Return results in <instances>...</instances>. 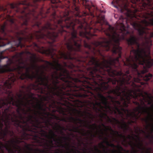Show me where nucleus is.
<instances>
[{"instance_id": "nucleus-1", "label": "nucleus", "mask_w": 153, "mask_h": 153, "mask_svg": "<svg viewBox=\"0 0 153 153\" xmlns=\"http://www.w3.org/2000/svg\"><path fill=\"white\" fill-rule=\"evenodd\" d=\"M43 10L38 13L35 10L28 13L23 11L19 16V20L7 15L6 21L0 26V47L10 44L12 45V51H16L17 48L25 47V45L22 41L31 42L36 39L40 43L42 40L49 39L51 44L57 41L59 36H63L65 45L68 51L61 47L58 56L52 48L44 49L42 53L50 56L53 63L38 58L37 62H44L46 66L40 67L32 64L28 67L22 58L24 51L17 53L15 65L13 67L22 79L27 78L33 80L36 79L34 83L36 85L44 86L50 89L49 81L53 80V83L56 87L57 79L66 75L69 77V71L64 67H67L76 72L78 68L82 69L92 65L89 64L90 59L94 58L95 61L100 62L96 57L100 56V42H94L92 46L89 44L87 40L91 38V34L86 31L82 25H79V35L82 39L78 37L77 32L75 29V24L68 17L59 16L54 11L49 14L50 9L45 14Z\"/></svg>"}, {"instance_id": "nucleus-2", "label": "nucleus", "mask_w": 153, "mask_h": 153, "mask_svg": "<svg viewBox=\"0 0 153 153\" xmlns=\"http://www.w3.org/2000/svg\"><path fill=\"white\" fill-rule=\"evenodd\" d=\"M89 99L85 103L96 113H102L104 108L114 114L118 112L122 119L120 122L112 117L113 122L118 127L126 131L130 127L125 121L124 112L121 107L127 108L131 103L132 93L137 96L136 91L130 90L126 86L129 82L122 75L119 60H103L100 62Z\"/></svg>"}, {"instance_id": "nucleus-3", "label": "nucleus", "mask_w": 153, "mask_h": 153, "mask_svg": "<svg viewBox=\"0 0 153 153\" xmlns=\"http://www.w3.org/2000/svg\"><path fill=\"white\" fill-rule=\"evenodd\" d=\"M100 62L95 61L94 58L90 59L89 64L92 65L79 69L75 73L69 74V77L65 75L57 79L56 87L51 80L52 84L49 85L51 87L48 89L44 86L36 85L31 84L29 86L23 85L21 88L25 89L28 93L27 95L29 98L34 99V94L31 92L32 89L38 90L39 92L45 95L43 97V100L50 103V106H56L58 103L54 96H56L61 101L66 99H74V97H80L85 99L83 100H76L73 106L82 107L87 105L85 102L89 99L93 85V79H95ZM73 106V105H72Z\"/></svg>"}, {"instance_id": "nucleus-4", "label": "nucleus", "mask_w": 153, "mask_h": 153, "mask_svg": "<svg viewBox=\"0 0 153 153\" xmlns=\"http://www.w3.org/2000/svg\"><path fill=\"white\" fill-rule=\"evenodd\" d=\"M140 39L142 41L141 45L138 42L139 38L135 36H131L127 39L128 45H135L137 49H134L132 47L130 55L126 58L125 62L123 61L127 70L125 74L122 72V75L129 82L128 85L131 86V89L134 88L132 85L133 82L137 86L135 88L140 89V92L143 94L140 88V85H137L135 82H140L141 85H143L144 83L140 82L142 80L147 81L151 79L152 76L151 74H144L148 71V68L153 65V59L151 58L150 52L152 45V40L147 37H145V39Z\"/></svg>"}, {"instance_id": "nucleus-5", "label": "nucleus", "mask_w": 153, "mask_h": 153, "mask_svg": "<svg viewBox=\"0 0 153 153\" xmlns=\"http://www.w3.org/2000/svg\"><path fill=\"white\" fill-rule=\"evenodd\" d=\"M7 97L0 100V122L5 126V130L2 131L4 136L6 132L11 136L15 135L11 128L13 125L16 128L19 138H29L30 135L26 131L30 130L28 122L33 123V116L30 114L33 110L22 100L16 101L10 91H6Z\"/></svg>"}, {"instance_id": "nucleus-6", "label": "nucleus", "mask_w": 153, "mask_h": 153, "mask_svg": "<svg viewBox=\"0 0 153 153\" xmlns=\"http://www.w3.org/2000/svg\"><path fill=\"white\" fill-rule=\"evenodd\" d=\"M132 85L134 88L133 89H130V90L136 91L137 97L136 98L134 94L132 93L133 97H131V99L133 98L136 101L133 102V103L137 106L134 109V111L130 112L129 110L126 108L121 107V110L126 115V119L127 120L129 118L130 120L128 122V125H131L132 123L136 122L137 120L140 118L141 115L147 114L149 116L146 118H142V120L144 121L147 124L146 127V129L148 130L149 127L151 126L150 129L151 133H153V123L149 124V120H151L153 121L152 118V115L150 112L151 109L150 107H148L145 104V103H147L148 105H150L153 101L152 97L150 96L146 92L144 94L140 92V90L139 88L135 89V87H137V86L132 83ZM125 119L126 118H125Z\"/></svg>"}, {"instance_id": "nucleus-7", "label": "nucleus", "mask_w": 153, "mask_h": 153, "mask_svg": "<svg viewBox=\"0 0 153 153\" xmlns=\"http://www.w3.org/2000/svg\"><path fill=\"white\" fill-rule=\"evenodd\" d=\"M4 51L1 53L0 56V62L1 60L7 58V56H5L2 55ZM8 62L9 63L4 65H0V95L2 96L3 98H1L0 100L4 99L7 96L6 91H10L13 95L14 99L16 101L22 100L24 102V100L27 101L25 102L27 105L30 104V101L28 100L25 95V91L23 90H20V94H17V95L19 99L16 100V97L15 96L10 90L12 86L15 84V82L18 79H20L21 80H28L29 79L25 78L22 79L19 77V74L16 71L14 70L13 68H11L10 65L13 63V61L10 59H8Z\"/></svg>"}, {"instance_id": "nucleus-8", "label": "nucleus", "mask_w": 153, "mask_h": 153, "mask_svg": "<svg viewBox=\"0 0 153 153\" xmlns=\"http://www.w3.org/2000/svg\"><path fill=\"white\" fill-rule=\"evenodd\" d=\"M142 3V9L145 10L140 17L144 19L140 23L131 22V25L137 30L140 39L153 37V0H136Z\"/></svg>"}, {"instance_id": "nucleus-9", "label": "nucleus", "mask_w": 153, "mask_h": 153, "mask_svg": "<svg viewBox=\"0 0 153 153\" xmlns=\"http://www.w3.org/2000/svg\"><path fill=\"white\" fill-rule=\"evenodd\" d=\"M41 129V132L35 134L30 135V138L26 139H33L35 142L36 143L37 146H42L47 150H51L55 147L53 143V141L57 144L58 147L65 148L66 146L63 144L62 139L65 142V145L68 146H69V143H67V141L70 139L69 137L62 136L57 138L56 137L57 135L52 130L49 129V134H48L46 131Z\"/></svg>"}, {"instance_id": "nucleus-10", "label": "nucleus", "mask_w": 153, "mask_h": 153, "mask_svg": "<svg viewBox=\"0 0 153 153\" xmlns=\"http://www.w3.org/2000/svg\"><path fill=\"white\" fill-rule=\"evenodd\" d=\"M59 113L63 116H67L68 114H70L71 116L68 117H62L60 118L59 117L55 115L54 118L57 120L62 121L65 122H70L73 123L76 126H77L78 124H80V127H85L89 129L95 130L97 129V126L96 123L92 125L90 124V122L88 121L82 120L78 117H82L84 114L80 111L77 110L76 108H72L71 111H68V113L66 114L65 110L62 108L59 109Z\"/></svg>"}, {"instance_id": "nucleus-11", "label": "nucleus", "mask_w": 153, "mask_h": 153, "mask_svg": "<svg viewBox=\"0 0 153 153\" xmlns=\"http://www.w3.org/2000/svg\"><path fill=\"white\" fill-rule=\"evenodd\" d=\"M102 126L105 128V131H110L114 133V134L115 135H117L118 136L123 138V144H125L124 142H126L127 141L126 138H127L130 140L131 139L134 140L135 139L134 136L133 135H130L129 134L128 135L127 137H126L124 135H123L122 134H119V132L117 131H114L112 130L111 128L109 126H106L103 123L102 124ZM134 136L137 138L138 140L140 141L137 144H136L134 143L132 141L130 140V142L128 143V144L134 150V153H137V151L135 150V146H137V147L140 149L143 150L145 149L144 147H143V144L140 141V137L138 136L134 135Z\"/></svg>"}, {"instance_id": "nucleus-12", "label": "nucleus", "mask_w": 153, "mask_h": 153, "mask_svg": "<svg viewBox=\"0 0 153 153\" xmlns=\"http://www.w3.org/2000/svg\"><path fill=\"white\" fill-rule=\"evenodd\" d=\"M13 137H14L10 140L4 141L5 144L0 141V149L3 147L5 148L8 153H16L17 151L18 153H21V148L19 145L21 141L19 140L18 136L14 135Z\"/></svg>"}, {"instance_id": "nucleus-13", "label": "nucleus", "mask_w": 153, "mask_h": 153, "mask_svg": "<svg viewBox=\"0 0 153 153\" xmlns=\"http://www.w3.org/2000/svg\"><path fill=\"white\" fill-rule=\"evenodd\" d=\"M43 114H46L45 113H42V114H38L39 115V118L42 120L43 121H40L41 123L40 126H37L33 125L30 122H28V123L30 124L31 126L30 125V130L26 131V132L29 135H34L35 134L40 132H41V129L44 130L45 129L47 130L48 129H50L49 126H53V123H51V120L49 119H47L46 120L43 117Z\"/></svg>"}, {"instance_id": "nucleus-14", "label": "nucleus", "mask_w": 153, "mask_h": 153, "mask_svg": "<svg viewBox=\"0 0 153 153\" xmlns=\"http://www.w3.org/2000/svg\"><path fill=\"white\" fill-rule=\"evenodd\" d=\"M78 1L79 3L82 4L85 9H87L89 12H84V16L90 15L94 17V14H95L97 19V23L100 24L101 25H102V23L104 22L105 16L104 15H97L96 11L97 10V8L93 4L91 1L88 0H78Z\"/></svg>"}, {"instance_id": "nucleus-15", "label": "nucleus", "mask_w": 153, "mask_h": 153, "mask_svg": "<svg viewBox=\"0 0 153 153\" xmlns=\"http://www.w3.org/2000/svg\"><path fill=\"white\" fill-rule=\"evenodd\" d=\"M59 122L58 123H55V126L53 127V128L54 130H56V131H57L58 133L59 132L60 134L62 135L65 136V135L63 131V130L66 131L67 130H68L70 131H73L75 132L81 134L83 136H87L89 134H91V136H92L93 137H95L96 135L95 134H92V131H88L87 133L85 132V130L84 129L82 130V131H81L79 129V128L80 127V126H74V125L72 126V129L71 128H66L64 126H61L59 124Z\"/></svg>"}, {"instance_id": "nucleus-16", "label": "nucleus", "mask_w": 153, "mask_h": 153, "mask_svg": "<svg viewBox=\"0 0 153 153\" xmlns=\"http://www.w3.org/2000/svg\"><path fill=\"white\" fill-rule=\"evenodd\" d=\"M33 106L35 108H36L37 110H36L35 109L34 110L33 114L34 115H32L34 117H33L34 123L32 124L35 126H40L41 122L39 119L38 118V114H42V112L41 111H43L44 112L43 113H45L44 112L45 111L46 109L43 108V105L41 103H38L36 106L33 105Z\"/></svg>"}, {"instance_id": "nucleus-17", "label": "nucleus", "mask_w": 153, "mask_h": 153, "mask_svg": "<svg viewBox=\"0 0 153 153\" xmlns=\"http://www.w3.org/2000/svg\"><path fill=\"white\" fill-rule=\"evenodd\" d=\"M4 126L3 124L0 122V139L4 141H6L7 135H8L10 137H12L13 136H11L7 133H6V134L4 136L3 135L2 131H4L5 130V127L4 129L3 128Z\"/></svg>"}, {"instance_id": "nucleus-18", "label": "nucleus", "mask_w": 153, "mask_h": 153, "mask_svg": "<svg viewBox=\"0 0 153 153\" xmlns=\"http://www.w3.org/2000/svg\"><path fill=\"white\" fill-rule=\"evenodd\" d=\"M128 13L127 14V17L128 18H130L131 20H133V18H136V15L134 13L133 14H131V10H128Z\"/></svg>"}, {"instance_id": "nucleus-19", "label": "nucleus", "mask_w": 153, "mask_h": 153, "mask_svg": "<svg viewBox=\"0 0 153 153\" xmlns=\"http://www.w3.org/2000/svg\"><path fill=\"white\" fill-rule=\"evenodd\" d=\"M100 117L101 118H103L104 117V116L106 117L107 118L108 121L109 122L112 123L113 122L112 120H111V118H109V117L108 116L107 114L106 113H102V114L100 115Z\"/></svg>"}, {"instance_id": "nucleus-20", "label": "nucleus", "mask_w": 153, "mask_h": 153, "mask_svg": "<svg viewBox=\"0 0 153 153\" xmlns=\"http://www.w3.org/2000/svg\"><path fill=\"white\" fill-rule=\"evenodd\" d=\"M30 58L32 62L33 63V64H35L37 62V60H38V58L37 57L36 55L34 54H32Z\"/></svg>"}, {"instance_id": "nucleus-21", "label": "nucleus", "mask_w": 153, "mask_h": 153, "mask_svg": "<svg viewBox=\"0 0 153 153\" xmlns=\"http://www.w3.org/2000/svg\"><path fill=\"white\" fill-rule=\"evenodd\" d=\"M105 140L104 141V143H105L106 144L109 146L112 147H114L116 146L113 143H110L108 141V138L107 137H105Z\"/></svg>"}, {"instance_id": "nucleus-22", "label": "nucleus", "mask_w": 153, "mask_h": 153, "mask_svg": "<svg viewBox=\"0 0 153 153\" xmlns=\"http://www.w3.org/2000/svg\"><path fill=\"white\" fill-rule=\"evenodd\" d=\"M72 2L73 3L74 6L75 7V10L78 13L79 12V7H76V0H73Z\"/></svg>"}, {"instance_id": "nucleus-23", "label": "nucleus", "mask_w": 153, "mask_h": 153, "mask_svg": "<svg viewBox=\"0 0 153 153\" xmlns=\"http://www.w3.org/2000/svg\"><path fill=\"white\" fill-rule=\"evenodd\" d=\"M116 147L119 149L123 151V148L120 145H118L116 146Z\"/></svg>"}, {"instance_id": "nucleus-24", "label": "nucleus", "mask_w": 153, "mask_h": 153, "mask_svg": "<svg viewBox=\"0 0 153 153\" xmlns=\"http://www.w3.org/2000/svg\"><path fill=\"white\" fill-rule=\"evenodd\" d=\"M10 7L12 9H14L16 7V5L13 4H10Z\"/></svg>"}, {"instance_id": "nucleus-25", "label": "nucleus", "mask_w": 153, "mask_h": 153, "mask_svg": "<svg viewBox=\"0 0 153 153\" xmlns=\"http://www.w3.org/2000/svg\"><path fill=\"white\" fill-rule=\"evenodd\" d=\"M87 114L89 115V118L93 120V117L92 116V114L89 112H87Z\"/></svg>"}, {"instance_id": "nucleus-26", "label": "nucleus", "mask_w": 153, "mask_h": 153, "mask_svg": "<svg viewBox=\"0 0 153 153\" xmlns=\"http://www.w3.org/2000/svg\"><path fill=\"white\" fill-rule=\"evenodd\" d=\"M152 150V149L151 148L149 147V148L146 149V153H151V151Z\"/></svg>"}, {"instance_id": "nucleus-27", "label": "nucleus", "mask_w": 153, "mask_h": 153, "mask_svg": "<svg viewBox=\"0 0 153 153\" xmlns=\"http://www.w3.org/2000/svg\"><path fill=\"white\" fill-rule=\"evenodd\" d=\"M95 149L96 151L99 152V153H101V151L97 148V147L95 146Z\"/></svg>"}, {"instance_id": "nucleus-28", "label": "nucleus", "mask_w": 153, "mask_h": 153, "mask_svg": "<svg viewBox=\"0 0 153 153\" xmlns=\"http://www.w3.org/2000/svg\"><path fill=\"white\" fill-rule=\"evenodd\" d=\"M146 137L147 138H151L153 139V135H152L150 136L149 135H146Z\"/></svg>"}, {"instance_id": "nucleus-29", "label": "nucleus", "mask_w": 153, "mask_h": 153, "mask_svg": "<svg viewBox=\"0 0 153 153\" xmlns=\"http://www.w3.org/2000/svg\"><path fill=\"white\" fill-rule=\"evenodd\" d=\"M100 145L103 148H105V146L103 144V143H101Z\"/></svg>"}, {"instance_id": "nucleus-30", "label": "nucleus", "mask_w": 153, "mask_h": 153, "mask_svg": "<svg viewBox=\"0 0 153 153\" xmlns=\"http://www.w3.org/2000/svg\"><path fill=\"white\" fill-rule=\"evenodd\" d=\"M34 43V46L35 47H36L37 48H39L38 45L37 44H36V43Z\"/></svg>"}, {"instance_id": "nucleus-31", "label": "nucleus", "mask_w": 153, "mask_h": 153, "mask_svg": "<svg viewBox=\"0 0 153 153\" xmlns=\"http://www.w3.org/2000/svg\"><path fill=\"white\" fill-rule=\"evenodd\" d=\"M140 131L141 132H142L143 133H144V134H145L146 132H145V131L142 129H140Z\"/></svg>"}, {"instance_id": "nucleus-32", "label": "nucleus", "mask_w": 153, "mask_h": 153, "mask_svg": "<svg viewBox=\"0 0 153 153\" xmlns=\"http://www.w3.org/2000/svg\"><path fill=\"white\" fill-rule=\"evenodd\" d=\"M121 33H122V34H123V39H124L125 38V37H124V35H123V30H121Z\"/></svg>"}, {"instance_id": "nucleus-33", "label": "nucleus", "mask_w": 153, "mask_h": 153, "mask_svg": "<svg viewBox=\"0 0 153 153\" xmlns=\"http://www.w3.org/2000/svg\"><path fill=\"white\" fill-rule=\"evenodd\" d=\"M99 138L100 139H102V136L101 135H99Z\"/></svg>"}, {"instance_id": "nucleus-34", "label": "nucleus", "mask_w": 153, "mask_h": 153, "mask_svg": "<svg viewBox=\"0 0 153 153\" xmlns=\"http://www.w3.org/2000/svg\"><path fill=\"white\" fill-rule=\"evenodd\" d=\"M122 27H123V30H125V28H124V25L123 24H122Z\"/></svg>"}, {"instance_id": "nucleus-35", "label": "nucleus", "mask_w": 153, "mask_h": 153, "mask_svg": "<svg viewBox=\"0 0 153 153\" xmlns=\"http://www.w3.org/2000/svg\"><path fill=\"white\" fill-rule=\"evenodd\" d=\"M103 151L104 153H107V152L105 151V149H104Z\"/></svg>"}, {"instance_id": "nucleus-36", "label": "nucleus", "mask_w": 153, "mask_h": 153, "mask_svg": "<svg viewBox=\"0 0 153 153\" xmlns=\"http://www.w3.org/2000/svg\"><path fill=\"white\" fill-rule=\"evenodd\" d=\"M100 131H101V134H103V132L102 131V130H100Z\"/></svg>"}, {"instance_id": "nucleus-37", "label": "nucleus", "mask_w": 153, "mask_h": 153, "mask_svg": "<svg viewBox=\"0 0 153 153\" xmlns=\"http://www.w3.org/2000/svg\"><path fill=\"white\" fill-rule=\"evenodd\" d=\"M1 9L2 10H4V8H1V7L0 6V10H1Z\"/></svg>"}, {"instance_id": "nucleus-38", "label": "nucleus", "mask_w": 153, "mask_h": 153, "mask_svg": "<svg viewBox=\"0 0 153 153\" xmlns=\"http://www.w3.org/2000/svg\"><path fill=\"white\" fill-rule=\"evenodd\" d=\"M56 153H60L59 152H56Z\"/></svg>"}, {"instance_id": "nucleus-39", "label": "nucleus", "mask_w": 153, "mask_h": 153, "mask_svg": "<svg viewBox=\"0 0 153 153\" xmlns=\"http://www.w3.org/2000/svg\"><path fill=\"white\" fill-rule=\"evenodd\" d=\"M99 128H101V127L100 126H99Z\"/></svg>"}, {"instance_id": "nucleus-40", "label": "nucleus", "mask_w": 153, "mask_h": 153, "mask_svg": "<svg viewBox=\"0 0 153 153\" xmlns=\"http://www.w3.org/2000/svg\"><path fill=\"white\" fill-rule=\"evenodd\" d=\"M50 118L51 119H53V118H52V117H50Z\"/></svg>"}, {"instance_id": "nucleus-41", "label": "nucleus", "mask_w": 153, "mask_h": 153, "mask_svg": "<svg viewBox=\"0 0 153 153\" xmlns=\"http://www.w3.org/2000/svg\"><path fill=\"white\" fill-rule=\"evenodd\" d=\"M116 152V151H113V152H114H114Z\"/></svg>"}, {"instance_id": "nucleus-42", "label": "nucleus", "mask_w": 153, "mask_h": 153, "mask_svg": "<svg viewBox=\"0 0 153 153\" xmlns=\"http://www.w3.org/2000/svg\"><path fill=\"white\" fill-rule=\"evenodd\" d=\"M120 153H122V152H120V151H119Z\"/></svg>"}, {"instance_id": "nucleus-43", "label": "nucleus", "mask_w": 153, "mask_h": 153, "mask_svg": "<svg viewBox=\"0 0 153 153\" xmlns=\"http://www.w3.org/2000/svg\"><path fill=\"white\" fill-rule=\"evenodd\" d=\"M28 53H30V52H28Z\"/></svg>"}, {"instance_id": "nucleus-44", "label": "nucleus", "mask_w": 153, "mask_h": 153, "mask_svg": "<svg viewBox=\"0 0 153 153\" xmlns=\"http://www.w3.org/2000/svg\"><path fill=\"white\" fill-rule=\"evenodd\" d=\"M2 152H3V153H4V151H2Z\"/></svg>"}, {"instance_id": "nucleus-45", "label": "nucleus", "mask_w": 153, "mask_h": 153, "mask_svg": "<svg viewBox=\"0 0 153 153\" xmlns=\"http://www.w3.org/2000/svg\"><path fill=\"white\" fill-rule=\"evenodd\" d=\"M67 153H70L69 152H68Z\"/></svg>"}, {"instance_id": "nucleus-46", "label": "nucleus", "mask_w": 153, "mask_h": 153, "mask_svg": "<svg viewBox=\"0 0 153 153\" xmlns=\"http://www.w3.org/2000/svg\"><path fill=\"white\" fill-rule=\"evenodd\" d=\"M18 10H17V12H18Z\"/></svg>"}, {"instance_id": "nucleus-47", "label": "nucleus", "mask_w": 153, "mask_h": 153, "mask_svg": "<svg viewBox=\"0 0 153 153\" xmlns=\"http://www.w3.org/2000/svg\"><path fill=\"white\" fill-rule=\"evenodd\" d=\"M136 142H137V140H136Z\"/></svg>"}]
</instances>
